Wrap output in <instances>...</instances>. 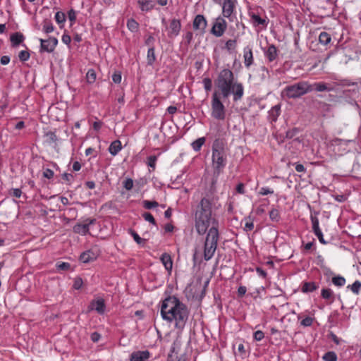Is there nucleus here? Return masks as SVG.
Wrapping results in <instances>:
<instances>
[{
    "label": "nucleus",
    "mask_w": 361,
    "mask_h": 361,
    "mask_svg": "<svg viewBox=\"0 0 361 361\" xmlns=\"http://www.w3.org/2000/svg\"><path fill=\"white\" fill-rule=\"evenodd\" d=\"M187 306L176 296L166 298L161 305V315L164 320L175 322V327L183 329L188 319Z\"/></svg>",
    "instance_id": "nucleus-1"
},
{
    "label": "nucleus",
    "mask_w": 361,
    "mask_h": 361,
    "mask_svg": "<svg viewBox=\"0 0 361 361\" xmlns=\"http://www.w3.org/2000/svg\"><path fill=\"white\" fill-rule=\"evenodd\" d=\"M216 90L223 98L233 96V101L240 100L244 94V87L242 83L235 78L233 73L228 68L220 71L215 80Z\"/></svg>",
    "instance_id": "nucleus-2"
},
{
    "label": "nucleus",
    "mask_w": 361,
    "mask_h": 361,
    "mask_svg": "<svg viewBox=\"0 0 361 361\" xmlns=\"http://www.w3.org/2000/svg\"><path fill=\"white\" fill-rule=\"evenodd\" d=\"M215 206V199L211 195H206L197 206L195 214V226L200 235H204L210 225L218 224L212 217V207Z\"/></svg>",
    "instance_id": "nucleus-3"
},
{
    "label": "nucleus",
    "mask_w": 361,
    "mask_h": 361,
    "mask_svg": "<svg viewBox=\"0 0 361 361\" xmlns=\"http://www.w3.org/2000/svg\"><path fill=\"white\" fill-rule=\"evenodd\" d=\"M212 161L214 174L219 175L227 164L226 143L221 139H216L213 142Z\"/></svg>",
    "instance_id": "nucleus-4"
},
{
    "label": "nucleus",
    "mask_w": 361,
    "mask_h": 361,
    "mask_svg": "<svg viewBox=\"0 0 361 361\" xmlns=\"http://www.w3.org/2000/svg\"><path fill=\"white\" fill-rule=\"evenodd\" d=\"M218 224L212 225L206 236L204 246V258L208 261L212 258L217 247L219 240Z\"/></svg>",
    "instance_id": "nucleus-5"
},
{
    "label": "nucleus",
    "mask_w": 361,
    "mask_h": 361,
    "mask_svg": "<svg viewBox=\"0 0 361 361\" xmlns=\"http://www.w3.org/2000/svg\"><path fill=\"white\" fill-rule=\"evenodd\" d=\"M312 92L310 84L306 81H300L285 87L283 92L289 99L299 98L304 94Z\"/></svg>",
    "instance_id": "nucleus-6"
},
{
    "label": "nucleus",
    "mask_w": 361,
    "mask_h": 361,
    "mask_svg": "<svg viewBox=\"0 0 361 361\" xmlns=\"http://www.w3.org/2000/svg\"><path fill=\"white\" fill-rule=\"evenodd\" d=\"M212 116L218 120H224L226 116L225 106L220 100V95L216 91L213 93L212 99Z\"/></svg>",
    "instance_id": "nucleus-7"
},
{
    "label": "nucleus",
    "mask_w": 361,
    "mask_h": 361,
    "mask_svg": "<svg viewBox=\"0 0 361 361\" xmlns=\"http://www.w3.org/2000/svg\"><path fill=\"white\" fill-rule=\"evenodd\" d=\"M222 4V14L224 17L229 19L230 21H233L234 16L233 13L235 11L237 0H224Z\"/></svg>",
    "instance_id": "nucleus-8"
},
{
    "label": "nucleus",
    "mask_w": 361,
    "mask_h": 361,
    "mask_svg": "<svg viewBox=\"0 0 361 361\" xmlns=\"http://www.w3.org/2000/svg\"><path fill=\"white\" fill-rule=\"evenodd\" d=\"M227 27V23L226 20L222 18H217L215 23H214L211 32L216 37H221Z\"/></svg>",
    "instance_id": "nucleus-9"
},
{
    "label": "nucleus",
    "mask_w": 361,
    "mask_h": 361,
    "mask_svg": "<svg viewBox=\"0 0 361 361\" xmlns=\"http://www.w3.org/2000/svg\"><path fill=\"white\" fill-rule=\"evenodd\" d=\"M40 52L51 53L54 51L58 44V39L56 37H49L48 39H40Z\"/></svg>",
    "instance_id": "nucleus-10"
},
{
    "label": "nucleus",
    "mask_w": 361,
    "mask_h": 361,
    "mask_svg": "<svg viewBox=\"0 0 361 361\" xmlns=\"http://www.w3.org/2000/svg\"><path fill=\"white\" fill-rule=\"evenodd\" d=\"M96 222L95 219H87L81 224H77L73 226V231L75 233L86 235L89 233V227Z\"/></svg>",
    "instance_id": "nucleus-11"
},
{
    "label": "nucleus",
    "mask_w": 361,
    "mask_h": 361,
    "mask_svg": "<svg viewBox=\"0 0 361 361\" xmlns=\"http://www.w3.org/2000/svg\"><path fill=\"white\" fill-rule=\"evenodd\" d=\"M243 59H244V64L246 68H250V66L253 63V54L252 48L249 46L245 47L243 49Z\"/></svg>",
    "instance_id": "nucleus-12"
},
{
    "label": "nucleus",
    "mask_w": 361,
    "mask_h": 361,
    "mask_svg": "<svg viewBox=\"0 0 361 361\" xmlns=\"http://www.w3.org/2000/svg\"><path fill=\"white\" fill-rule=\"evenodd\" d=\"M181 25L180 22L178 20L173 19L171 21L170 25H169V37H173L178 35L179 32L180 30Z\"/></svg>",
    "instance_id": "nucleus-13"
},
{
    "label": "nucleus",
    "mask_w": 361,
    "mask_h": 361,
    "mask_svg": "<svg viewBox=\"0 0 361 361\" xmlns=\"http://www.w3.org/2000/svg\"><path fill=\"white\" fill-rule=\"evenodd\" d=\"M193 28L204 31L207 27V20L203 15H197L193 20Z\"/></svg>",
    "instance_id": "nucleus-14"
},
{
    "label": "nucleus",
    "mask_w": 361,
    "mask_h": 361,
    "mask_svg": "<svg viewBox=\"0 0 361 361\" xmlns=\"http://www.w3.org/2000/svg\"><path fill=\"white\" fill-rule=\"evenodd\" d=\"M149 357V353L147 350L137 351L131 354L130 361H146Z\"/></svg>",
    "instance_id": "nucleus-15"
},
{
    "label": "nucleus",
    "mask_w": 361,
    "mask_h": 361,
    "mask_svg": "<svg viewBox=\"0 0 361 361\" xmlns=\"http://www.w3.org/2000/svg\"><path fill=\"white\" fill-rule=\"evenodd\" d=\"M97 254L90 250L82 252L80 256V260L83 263H88L97 259Z\"/></svg>",
    "instance_id": "nucleus-16"
},
{
    "label": "nucleus",
    "mask_w": 361,
    "mask_h": 361,
    "mask_svg": "<svg viewBox=\"0 0 361 361\" xmlns=\"http://www.w3.org/2000/svg\"><path fill=\"white\" fill-rule=\"evenodd\" d=\"M310 87L312 88V91L316 90L317 92H331L334 90V88L332 86L324 82H315L312 85L310 84Z\"/></svg>",
    "instance_id": "nucleus-17"
},
{
    "label": "nucleus",
    "mask_w": 361,
    "mask_h": 361,
    "mask_svg": "<svg viewBox=\"0 0 361 361\" xmlns=\"http://www.w3.org/2000/svg\"><path fill=\"white\" fill-rule=\"evenodd\" d=\"M91 310L97 311L99 314H103L105 310V304L103 299L92 301L90 305Z\"/></svg>",
    "instance_id": "nucleus-18"
},
{
    "label": "nucleus",
    "mask_w": 361,
    "mask_h": 361,
    "mask_svg": "<svg viewBox=\"0 0 361 361\" xmlns=\"http://www.w3.org/2000/svg\"><path fill=\"white\" fill-rule=\"evenodd\" d=\"M160 260L162 262L163 265L164 266L165 269L167 271H171L173 267V261L171 255L165 252L161 255Z\"/></svg>",
    "instance_id": "nucleus-19"
},
{
    "label": "nucleus",
    "mask_w": 361,
    "mask_h": 361,
    "mask_svg": "<svg viewBox=\"0 0 361 361\" xmlns=\"http://www.w3.org/2000/svg\"><path fill=\"white\" fill-rule=\"evenodd\" d=\"M264 54L269 61L271 62L274 61L277 56V49L276 46L274 44L269 45Z\"/></svg>",
    "instance_id": "nucleus-20"
},
{
    "label": "nucleus",
    "mask_w": 361,
    "mask_h": 361,
    "mask_svg": "<svg viewBox=\"0 0 361 361\" xmlns=\"http://www.w3.org/2000/svg\"><path fill=\"white\" fill-rule=\"evenodd\" d=\"M321 296L324 300L329 301L330 304L333 303L335 300L334 293L330 288H323L321 291Z\"/></svg>",
    "instance_id": "nucleus-21"
},
{
    "label": "nucleus",
    "mask_w": 361,
    "mask_h": 361,
    "mask_svg": "<svg viewBox=\"0 0 361 361\" xmlns=\"http://www.w3.org/2000/svg\"><path fill=\"white\" fill-rule=\"evenodd\" d=\"M122 149L121 142L116 140L112 142L109 147V152L113 156H116Z\"/></svg>",
    "instance_id": "nucleus-22"
},
{
    "label": "nucleus",
    "mask_w": 361,
    "mask_h": 361,
    "mask_svg": "<svg viewBox=\"0 0 361 361\" xmlns=\"http://www.w3.org/2000/svg\"><path fill=\"white\" fill-rule=\"evenodd\" d=\"M281 112V106L279 105H275L269 111V119L271 122H275Z\"/></svg>",
    "instance_id": "nucleus-23"
},
{
    "label": "nucleus",
    "mask_w": 361,
    "mask_h": 361,
    "mask_svg": "<svg viewBox=\"0 0 361 361\" xmlns=\"http://www.w3.org/2000/svg\"><path fill=\"white\" fill-rule=\"evenodd\" d=\"M25 37L20 32H15L10 37V40L13 47H17L24 40Z\"/></svg>",
    "instance_id": "nucleus-24"
},
{
    "label": "nucleus",
    "mask_w": 361,
    "mask_h": 361,
    "mask_svg": "<svg viewBox=\"0 0 361 361\" xmlns=\"http://www.w3.org/2000/svg\"><path fill=\"white\" fill-rule=\"evenodd\" d=\"M319 286L314 282H304L301 287L302 293H311L316 290Z\"/></svg>",
    "instance_id": "nucleus-25"
},
{
    "label": "nucleus",
    "mask_w": 361,
    "mask_h": 361,
    "mask_svg": "<svg viewBox=\"0 0 361 361\" xmlns=\"http://www.w3.org/2000/svg\"><path fill=\"white\" fill-rule=\"evenodd\" d=\"M250 17H251L252 23L254 26H259V25L266 26L267 24L266 22V20L264 18H262L257 14L252 13L250 15Z\"/></svg>",
    "instance_id": "nucleus-26"
},
{
    "label": "nucleus",
    "mask_w": 361,
    "mask_h": 361,
    "mask_svg": "<svg viewBox=\"0 0 361 361\" xmlns=\"http://www.w3.org/2000/svg\"><path fill=\"white\" fill-rule=\"evenodd\" d=\"M137 3L140 5V8L142 11H149L152 10L154 6V4L152 3V1L139 0Z\"/></svg>",
    "instance_id": "nucleus-27"
},
{
    "label": "nucleus",
    "mask_w": 361,
    "mask_h": 361,
    "mask_svg": "<svg viewBox=\"0 0 361 361\" xmlns=\"http://www.w3.org/2000/svg\"><path fill=\"white\" fill-rule=\"evenodd\" d=\"M147 64L152 66L156 61L155 50L154 47L149 48L147 55Z\"/></svg>",
    "instance_id": "nucleus-28"
},
{
    "label": "nucleus",
    "mask_w": 361,
    "mask_h": 361,
    "mask_svg": "<svg viewBox=\"0 0 361 361\" xmlns=\"http://www.w3.org/2000/svg\"><path fill=\"white\" fill-rule=\"evenodd\" d=\"M331 40V37L326 32H322L319 36V42L323 45L328 44Z\"/></svg>",
    "instance_id": "nucleus-29"
},
{
    "label": "nucleus",
    "mask_w": 361,
    "mask_h": 361,
    "mask_svg": "<svg viewBox=\"0 0 361 361\" xmlns=\"http://www.w3.org/2000/svg\"><path fill=\"white\" fill-rule=\"evenodd\" d=\"M205 137H200L198 139H197L196 140H195L192 143V149L195 151V152H198L200 150L202 146L204 144L205 142Z\"/></svg>",
    "instance_id": "nucleus-30"
},
{
    "label": "nucleus",
    "mask_w": 361,
    "mask_h": 361,
    "mask_svg": "<svg viewBox=\"0 0 361 361\" xmlns=\"http://www.w3.org/2000/svg\"><path fill=\"white\" fill-rule=\"evenodd\" d=\"M44 136L46 137L47 142L49 144L56 143L58 140L56 134L53 131L47 132Z\"/></svg>",
    "instance_id": "nucleus-31"
},
{
    "label": "nucleus",
    "mask_w": 361,
    "mask_h": 361,
    "mask_svg": "<svg viewBox=\"0 0 361 361\" xmlns=\"http://www.w3.org/2000/svg\"><path fill=\"white\" fill-rule=\"evenodd\" d=\"M127 27L131 32H137L138 30L139 24L135 20L130 18L128 20Z\"/></svg>",
    "instance_id": "nucleus-32"
},
{
    "label": "nucleus",
    "mask_w": 361,
    "mask_h": 361,
    "mask_svg": "<svg viewBox=\"0 0 361 361\" xmlns=\"http://www.w3.org/2000/svg\"><path fill=\"white\" fill-rule=\"evenodd\" d=\"M87 82L92 84L95 82L97 79V75L93 69H90L86 74Z\"/></svg>",
    "instance_id": "nucleus-33"
},
{
    "label": "nucleus",
    "mask_w": 361,
    "mask_h": 361,
    "mask_svg": "<svg viewBox=\"0 0 361 361\" xmlns=\"http://www.w3.org/2000/svg\"><path fill=\"white\" fill-rule=\"evenodd\" d=\"M324 361H337V355L333 351H329L323 355Z\"/></svg>",
    "instance_id": "nucleus-34"
},
{
    "label": "nucleus",
    "mask_w": 361,
    "mask_h": 361,
    "mask_svg": "<svg viewBox=\"0 0 361 361\" xmlns=\"http://www.w3.org/2000/svg\"><path fill=\"white\" fill-rule=\"evenodd\" d=\"M130 233L131 234V235L133 236V239L135 240V241L139 244V245H144L146 242V240L144 239V238H142L139 236V235L133 230L130 229Z\"/></svg>",
    "instance_id": "nucleus-35"
},
{
    "label": "nucleus",
    "mask_w": 361,
    "mask_h": 361,
    "mask_svg": "<svg viewBox=\"0 0 361 361\" xmlns=\"http://www.w3.org/2000/svg\"><path fill=\"white\" fill-rule=\"evenodd\" d=\"M236 44V39H228L225 44V49H226L228 51L231 52L235 49Z\"/></svg>",
    "instance_id": "nucleus-36"
},
{
    "label": "nucleus",
    "mask_w": 361,
    "mask_h": 361,
    "mask_svg": "<svg viewBox=\"0 0 361 361\" xmlns=\"http://www.w3.org/2000/svg\"><path fill=\"white\" fill-rule=\"evenodd\" d=\"M332 282L335 286L341 287L345 285V279L343 276H335L332 279Z\"/></svg>",
    "instance_id": "nucleus-37"
},
{
    "label": "nucleus",
    "mask_w": 361,
    "mask_h": 361,
    "mask_svg": "<svg viewBox=\"0 0 361 361\" xmlns=\"http://www.w3.org/2000/svg\"><path fill=\"white\" fill-rule=\"evenodd\" d=\"M269 218L273 221H279L280 219V214L279 210L276 209H272L269 212Z\"/></svg>",
    "instance_id": "nucleus-38"
},
{
    "label": "nucleus",
    "mask_w": 361,
    "mask_h": 361,
    "mask_svg": "<svg viewBox=\"0 0 361 361\" xmlns=\"http://www.w3.org/2000/svg\"><path fill=\"white\" fill-rule=\"evenodd\" d=\"M157 160V156L151 155L147 157V164L148 165V166L152 168V170H154Z\"/></svg>",
    "instance_id": "nucleus-39"
},
{
    "label": "nucleus",
    "mask_w": 361,
    "mask_h": 361,
    "mask_svg": "<svg viewBox=\"0 0 361 361\" xmlns=\"http://www.w3.org/2000/svg\"><path fill=\"white\" fill-rule=\"evenodd\" d=\"M55 20L58 24L63 23L66 20V16L63 12L58 11L56 13Z\"/></svg>",
    "instance_id": "nucleus-40"
},
{
    "label": "nucleus",
    "mask_w": 361,
    "mask_h": 361,
    "mask_svg": "<svg viewBox=\"0 0 361 361\" xmlns=\"http://www.w3.org/2000/svg\"><path fill=\"white\" fill-rule=\"evenodd\" d=\"M159 205L158 202L156 201H149V200H144L143 206L145 208L147 209H151L154 207H156Z\"/></svg>",
    "instance_id": "nucleus-41"
},
{
    "label": "nucleus",
    "mask_w": 361,
    "mask_h": 361,
    "mask_svg": "<svg viewBox=\"0 0 361 361\" xmlns=\"http://www.w3.org/2000/svg\"><path fill=\"white\" fill-rule=\"evenodd\" d=\"M43 30L46 33H50L54 31V26L49 21L45 20L44 22Z\"/></svg>",
    "instance_id": "nucleus-42"
},
{
    "label": "nucleus",
    "mask_w": 361,
    "mask_h": 361,
    "mask_svg": "<svg viewBox=\"0 0 361 361\" xmlns=\"http://www.w3.org/2000/svg\"><path fill=\"white\" fill-rule=\"evenodd\" d=\"M56 267L59 270H68L71 268V264L68 262H59L56 263Z\"/></svg>",
    "instance_id": "nucleus-43"
},
{
    "label": "nucleus",
    "mask_w": 361,
    "mask_h": 361,
    "mask_svg": "<svg viewBox=\"0 0 361 361\" xmlns=\"http://www.w3.org/2000/svg\"><path fill=\"white\" fill-rule=\"evenodd\" d=\"M30 53L27 51H21L18 54V58L21 61H27L30 59Z\"/></svg>",
    "instance_id": "nucleus-44"
},
{
    "label": "nucleus",
    "mask_w": 361,
    "mask_h": 361,
    "mask_svg": "<svg viewBox=\"0 0 361 361\" xmlns=\"http://www.w3.org/2000/svg\"><path fill=\"white\" fill-rule=\"evenodd\" d=\"M361 288V283L358 281H355L351 286L350 289L351 290L355 293L357 294L360 292Z\"/></svg>",
    "instance_id": "nucleus-45"
},
{
    "label": "nucleus",
    "mask_w": 361,
    "mask_h": 361,
    "mask_svg": "<svg viewBox=\"0 0 361 361\" xmlns=\"http://www.w3.org/2000/svg\"><path fill=\"white\" fill-rule=\"evenodd\" d=\"M123 187L127 190H130L133 187V180L132 178H126L123 183Z\"/></svg>",
    "instance_id": "nucleus-46"
},
{
    "label": "nucleus",
    "mask_w": 361,
    "mask_h": 361,
    "mask_svg": "<svg viewBox=\"0 0 361 361\" xmlns=\"http://www.w3.org/2000/svg\"><path fill=\"white\" fill-rule=\"evenodd\" d=\"M142 216H143V218L145 219V221H149V222L152 223L154 225L156 224L155 219H154V216L150 213L145 212L142 214Z\"/></svg>",
    "instance_id": "nucleus-47"
},
{
    "label": "nucleus",
    "mask_w": 361,
    "mask_h": 361,
    "mask_svg": "<svg viewBox=\"0 0 361 361\" xmlns=\"http://www.w3.org/2000/svg\"><path fill=\"white\" fill-rule=\"evenodd\" d=\"M204 87L206 91H210L212 87V80L209 78H206L203 80Z\"/></svg>",
    "instance_id": "nucleus-48"
},
{
    "label": "nucleus",
    "mask_w": 361,
    "mask_h": 361,
    "mask_svg": "<svg viewBox=\"0 0 361 361\" xmlns=\"http://www.w3.org/2000/svg\"><path fill=\"white\" fill-rule=\"evenodd\" d=\"M311 221L312 224V230L313 231H315L317 230L320 229L319 226V219L316 216H311Z\"/></svg>",
    "instance_id": "nucleus-49"
},
{
    "label": "nucleus",
    "mask_w": 361,
    "mask_h": 361,
    "mask_svg": "<svg viewBox=\"0 0 361 361\" xmlns=\"http://www.w3.org/2000/svg\"><path fill=\"white\" fill-rule=\"evenodd\" d=\"M312 322L313 318L310 317H307L301 321L300 324L302 326H310L312 324Z\"/></svg>",
    "instance_id": "nucleus-50"
},
{
    "label": "nucleus",
    "mask_w": 361,
    "mask_h": 361,
    "mask_svg": "<svg viewBox=\"0 0 361 361\" xmlns=\"http://www.w3.org/2000/svg\"><path fill=\"white\" fill-rule=\"evenodd\" d=\"M314 233L322 244L326 245L327 243L326 241H325V240L324 239L322 232L320 229L314 231Z\"/></svg>",
    "instance_id": "nucleus-51"
},
{
    "label": "nucleus",
    "mask_w": 361,
    "mask_h": 361,
    "mask_svg": "<svg viewBox=\"0 0 361 361\" xmlns=\"http://www.w3.org/2000/svg\"><path fill=\"white\" fill-rule=\"evenodd\" d=\"M299 132L298 128H293L286 132V137L291 139L293 138Z\"/></svg>",
    "instance_id": "nucleus-52"
},
{
    "label": "nucleus",
    "mask_w": 361,
    "mask_h": 361,
    "mask_svg": "<svg viewBox=\"0 0 361 361\" xmlns=\"http://www.w3.org/2000/svg\"><path fill=\"white\" fill-rule=\"evenodd\" d=\"M248 219H249V221H246V223L245 224V227H244V230L246 231H250L254 228V224H253L252 221L251 220L250 216L248 217Z\"/></svg>",
    "instance_id": "nucleus-53"
},
{
    "label": "nucleus",
    "mask_w": 361,
    "mask_h": 361,
    "mask_svg": "<svg viewBox=\"0 0 361 361\" xmlns=\"http://www.w3.org/2000/svg\"><path fill=\"white\" fill-rule=\"evenodd\" d=\"M82 280L81 278L80 277H77L74 280V283H73V288L76 290H78L81 288V286H82Z\"/></svg>",
    "instance_id": "nucleus-54"
},
{
    "label": "nucleus",
    "mask_w": 361,
    "mask_h": 361,
    "mask_svg": "<svg viewBox=\"0 0 361 361\" xmlns=\"http://www.w3.org/2000/svg\"><path fill=\"white\" fill-rule=\"evenodd\" d=\"M264 334L262 331L258 330L254 333V338L257 341H262L264 338Z\"/></svg>",
    "instance_id": "nucleus-55"
},
{
    "label": "nucleus",
    "mask_w": 361,
    "mask_h": 361,
    "mask_svg": "<svg viewBox=\"0 0 361 361\" xmlns=\"http://www.w3.org/2000/svg\"><path fill=\"white\" fill-rule=\"evenodd\" d=\"M43 176L50 179L54 176V171L49 169H46L43 172Z\"/></svg>",
    "instance_id": "nucleus-56"
},
{
    "label": "nucleus",
    "mask_w": 361,
    "mask_h": 361,
    "mask_svg": "<svg viewBox=\"0 0 361 361\" xmlns=\"http://www.w3.org/2000/svg\"><path fill=\"white\" fill-rule=\"evenodd\" d=\"M90 338L92 342L97 343L101 338V335L98 332H93L90 336Z\"/></svg>",
    "instance_id": "nucleus-57"
},
{
    "label": "nucleus",
    "mask_w": 361,
    "mask_h": 361,
    "mask_svg": "<svg viewBox=\"0 0 361 361\" xmlns=\"http://www.w3.org/2000/svg\"><path fill=\"white\" fill-rule=\"evenodd\" d=\"M112 80L115 83H120L121 81V75L120 73H114L112 75Z\"/></svg>",
    "instance_id": "nucleus-58"
},
{
    "label": "nucleus",
    "mask_w": 361,
    "mask_h": 361,
    "mask_svg": "<svg viewBox=\"0 0 361 361\" xmlns=\"http://www.w3.org/2000/svg\"><path fill=\"white\" fill-rule=\"evenodd\" d=\"M68 18L70 20V21H71L72 23L75 22V20H76V13L75 12L74 10L71 9L68 11Z\"/></svg>",
    "instance_id": "nucleus-59"
},
{
    "label": "nucleus",
    "mask_w": 361,
    "mask_h": 361,
    "mask_svg": "<svg viewBox=\"0 0 361 361\" xmlns=\"http://www.w3.org/2000/svg\"><path fill=\"white\" fill-rule=\"evenodd\" d=\"M11 195H12L13 197L19 198V197H20V196L22 195V191L20 189L14 188V189H12Z\"/></svg>",
    "instance_id": "nucleus-60"
},
{
    "label": "nucleus",
    "mask_w": 361,
    "mask_h": 361,
    "mask_svg": "<svg viewBox=\"0 0 361 361\" xmlns=\"http://www.w3.org/2000/svg\"><path fill=\"white\" fill-rule=\"evenodd\" d=\"M274 191L272 190H270L268 188H262L259 191V194L262 195H267L269 194H272Z\"/></svg>",
    "instance_id": "nucleus-61"
},
{
    "label": "nucleus",
    "mask_w": 361,
    "mask_h": 361,
    "mask_svg": "<svg viewBox=\"0 0 361 361\" xmlns=\"http://www.w3.org/2000/svg\"><path fill=\"white\" fill-rule=\"evenodd\" d=\"M62 177L63 178L67 181L69 184L71 183V180H73V176L71 173H64L63 175H62Z\"/></svg>",
    "instance_id": "nucleus-62"
},
{
    "label": "nucleus",
    "mask_w": 361,
    "mask_h": 361,
    "mask_svg": "<svg viewBox=\"0 0 361 361\" xmlns=\"http://www.w3.org/2000/svg\"><path fill=\"white\" fill-rule=\"evenodd\" d=\"M294 165H295V169L296 171H298V172H305V168L302 164H299V163H295Z\"/></svg>",
    "instance_id": "nucleus-63"
},
{
    "label": "nucleus",
    "mask_w": 361,
    "mask_h": 361,
    "mask_svg": "<svg viewBox=\"0 0 361 361\" xmlns=\"http://www.w3.org/2000/svg\"><path fill=\"white\" fill-rule=\"evenodd\" d=\"M193 34L192 32H187L185 35V39L186 40L187 44H190L192 39Z\"/></svg>",
    "instance_id": "nucleus-64"
}]
</instances>
